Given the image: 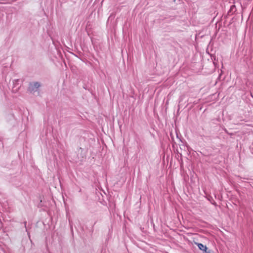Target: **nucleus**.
<instances>
[{
  "mask_svg": "<svg viewBox=\"0 0 253 253\" xmlns=\"http://www.w3.org/2000/svg\"><path fill=\"white\" fill-rule=\"evenodd\" d=\"M196 244L197 245L199 249L201 251L204 252L205 251H206L207 250V247H206V246L204 245L202 243H196Z\"/></svg>",
  "mask_w": 253,
  "mask_h": 253,
  "instance_id": "7ed1b4c3",
  "label": "nucleus"
},
{
  "mask_svg": "<svg viewBox=\"0 0 253 253\" xmlns=\"http://www.w3.org/2000/svg\"><path fill=\"white\" fill-rule=\"evenodd\" d=\"M41 86L40 83L38 82L30 83L28 87V91L31 93H34L38 91Z\"/></svg>",
  "mask_w": 253,
  "mask_h": 253,
  "instance_id": "f257e3e1",
  "label": "nucleus"
},
{
  "mask_svg": "<svg viewBox=\"0 0 253 253\" xmlns=\"http://www.w3.org/2000/svg\"><path fill=\"white\" fill-rule=\"evenodd\" d=\"M205 253H212L211 250H207L206 251H204Z\"/></svg>",
  "mask_w": 253,
  "mask_h": 253,
  "instance_id": "39448f33",
  "label": "nucleus"
},
{
  "mask_svg": "<svg viewBox=\"0 0 253 253\" xmlns=\"http://www.w3.org/2000/svg\"><path fill=\"white\" fill-rule=\"evenodd\" d=\"M19 81V80L18 79H17V80H15L13 81V84L15 86L18 84Z\"/></svg>",
  "mask_w": 253,
  "mask_h": 253,
  "instance_id": "20e7f679",
  "label": "nucleus"
},
{
  "mask_svg": "<svg viewBox=\"0 0 253 253\" xmlns=\"http://www.w3.org/2000/svg\"><path fill=\"white\" fill-rule=\"evenodd\" d=\"M26 224H27V222L26 221H24V226H25V227L26 228ZM26 230H27V228H26Z\"/></svg>",
  "mask_w": 253,
  "mask_h": 253,
  "instance_id": "423d86ee",
  "label": "nucleus"
},
{
  "mask_svg": "<svg viewBox=\"0 0 253 253\" xmlns=\"http://www.w3.org/2000/svg\"><path fill=\"white\" fill-rule=\"evenodd\" d=\"M251 95L252 97H253V94L252 92H251Z\"/></svg>",
  "mask_w": 253,
  "mask_h": 253,
  "instance_id": "0eeeda50",
  "label": "nucleus"
},
{
  "mask_svg": "<svg viewBox=\"0 0 253 253\" xmlns=\"http://www.w3.org/2000/svg\"><path fill=\"white\" fill-rule=\"evenodd\" d=\"M236 11V8L235 5H232L230 6V9L228 12V14L229 15H232Z\"/></svg>",
  "mask_w": 253,
  "mask_h": 253,
  "instance_id": "f03ea898",
  "label": "nucleus"
}]
</instances>
